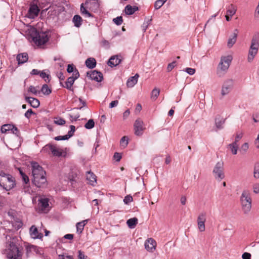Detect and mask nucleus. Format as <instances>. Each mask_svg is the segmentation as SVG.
Returning <instances> with one entry per match:
<instances>
[{
  "label": "nucleus",
  "instance_id": "nucleus-1",
  "mask_svg": "<svg viewBox=\"0 0 259 259\" xmlns=\"http://www.w3.org/2000/svg\"><path fill=\"white\" fill-rule=\"evenodd\" d=\"M7 257L9 259H22L23 252L19 247V239L17 236H6Z\"/></svg>",
  "mask_w": 259,
  "mask_h": 259
},
{
  "label": "nucleus",
  "instance_id": "nucleus-2",
  "mask_svg": "<svg viewBox=\"0 0 259 259\" xmlns=\"http://www.w3.org/2000/svg\"><path fill=\"white\" fill-rule=\"evenodd\" d=\"M33 179L32 182L36 187L44 188L47 186V181L45 177L46 171L43 170L36 162H31Z\"/></svg>",
  "mask_w": 259,
  "mask_h": 259
},
{
  "label": "nucleus",
  "instance_id": "nucleus-3",
  "mask_svg": "<svg viewBox=\"0 0 259 259\" xmlns=\"http://www.w3.org/2000/svg\"><path fill=\"white\" fill-rule=\"evenodd\" d=\"M30 35L32 41L37 46H41L47 43L49 36L47 31H39L35 28H32L30 32Z\"/></svg>",
  "mask_w": 259,
  "mask_h": 259
},
{
  "label": "nucleus",
  "instance_id": "nucleus-4",
  "mask_svg": "<svg viewBox=\"0 0 259 259\" xmlns=\"http://www.w3.org/2000/svg\"><path fill=\"white\" fill-rule=\"evenodd\" d=\"M16 186L15 178L11 175L0 171V187L7 191H9Z\"/></svg>",
  "mask_w": 259,
  "mask_h": 259
},
{
  "label": "nucleus",
  "instance_id": "nucleus-5",
  "mask_svg": "<svg viewBox=\"0 0 259 259\" xmlns=\"http://www.w3.org/2000/svg\"><path fill=\"white\" fill-rule=\"evenodd\" d=\"M232 59L231 55L221 57L217 70V73L219 77L223 76L227 72Z\"/></svg>",
  "mask_w": 259,
  "mask_h": 259
},
{
  "label": "nucleus",
  "instance_id": "nucleus-6",
  "mask_svg": "<svg viewBox=\"0 0 259 259\" xmlns=\"http://www.w3.org/2000/svg\"><path fill=\"white\" fill-rule=\"evenodd\" d=\"M64 7L60 5H50L47 9L42 10L41 12V15H44L48 12V18L54 19L57 17L62 12L64 11Z\"/></svg>",
  "mask_w": 259,
  "mask_h": 259
},
{
  "label": "nucleus",
  "instance_id": "nucleus-7",
  "mask_svg": "<svg viewBox=\"0 0 259 259\" xmlns=\"http://www.w3.org/2000/svg\"><path fill=\"white\" fill-rule=\"evenodd\" d=\"M240 200L241 202L242 209L244 213H248L251 208V199L249 195L246 192L242 193Z\"/></svg>",
  "mask_w": 259,
  "mask_h": 259
},
{
  "label": "nucleus",
  "instance_id": "nucleus-8",
  "mask_svg": "<svg viewBox=\"0 0 259 259\" xmlns=\"http://www.w3.org/2000/svg\"><path fill=\"white\" fill-rule=\"evenodd\" d=\"M215 178L221 181L225 178L224 172V163L222 161L218 162L215 165L213 170Z\"/></svg>",
  "mask_w": 259,
  "mask_h": 259
},
{
  "label": "nucleus",
  "instance_id": "nucleus-9",
  "mask_svg": "<svg viewBox=\"0 0 259 259\" xmlns=\"http://www.w3.org/2000/svg\"><path fill=\"white\" fill-rule=\"evenodd\" d=\"M87 75L92 80H94L97 82H101L103 79L102 73L95 70L87 72Z\"/></svg>",
  "mask_w": 259,
  "mask_h": 259
},
{
  "label": "nucleus",
  "instance_id": "nucleus-10",
  "mask_svg": "<svg viewBox=\"0 0 259 259\" xmlns=\"http://www.w3.org/2000/svg\"><path fill=\"white\" fill-rule=\"evenodd\" d=\"M206 213L205 212H202L200 213L197 218V225L198 228L200 232H203L205 231V222L206 221Z\"/></svg>",
  "mask_w": 259,
  "mask_h": 259
},
{
  "label": "nucleus",
  "instance_id": "nucleus-11",
  "mask_svg": "<svg viewBox=\"0 0 259 259\" xmlns=\"http://www.w3.org/2000/svg\"><path fill=\"white\" fill-rule=\"evenodd\" d=\"M40 10L37 5L31 4L29 8L27 17L30 19H34L37 17Z\"/></svg>",
  "mask_w": 259,
  "mask_h": 259
},
{
  "label": "nucleus",
  "instance_id": "nucleus-12",
  "mask_svg": "<svg viewBox=\"0 0 259 259\" xmlns=\"http://www.w3.org/2000/svg\"><path fill=\"white\" fill-rule=\"evenodd\" d=\"M134 127L136 135L140 136L143 134L145 128L143 127V122L142 120L137 119L135 122Z\"/></svg>",
  "mask_w": 259,
  "mask_h": 259
},
{
  "label": "nucleus",
  "instance_id": "nucleus-13",
  "mask_svg": "<svg viewBox=\"0 0 259 259\" xmlns=\"http://www.w3.org/2000/svg\"><path fill=\"white\" fill-rule=\"evenodd\" d=\"M233 86V80L232 79H229L227 80L225 83H224L222 89V95L223 96H225L227 94H228L231 88Z\"/></svg>",
  "mask_w": 259,
  "mask_h": 259
},
{
  "label": "nucleus",
  "instance_id": "nucleus-14",
  "mask_svg": "<svg viewBox=\"0 0 259 259\" xmlns=\"http://www.w3.org/2000/svg\"><path fill=\"white\" fill-rule=\"evenodd\" d=\"M120 56H112L107 62V64L111 67H115L119 64L121 61Z\"/></svg>",
  "mask_w": 259,
  "mask_h": 259
},
{
  "label": "nucleus",
  "instance_id": "nucleus-15",
  "mask_svg": "<svg viewBox=\"0 0 259 259\" xmlns=\"http://www.w3.org/2000/svg\"><path fill=\"white\" fill-rule=\"evenodd\" d=\"M156 245V241L151 238L147 239L145 242V249L149 251L152 252L155 249Z\"/></svg>",
  "mask_w": 259,
  "mask_h": 259
},
{
  "label": "nucleus",
  "instance_id": "nucleus-16",
  "mask_svg": "<svg viewBox=\"0 0 259 259\" xmlns=\"http://www.w3.org/2000/svg\"><path fill=\"white\" fill-rule=\"evenodd\" d=\"M30 235L32 238L34 239H41L43 237V235L41 233H39L37 228L33 225L30 228Z\"/></svg>",
  "mask_w": 259,
  "mask_h": 259
},
{
  "label": "nucleus",
  "instance_id": "nucleus-17",
  "mask_svg": "<svg viewBox=\"0 0 259 259\" xmlns=\"http://www.w3.org/2000/svg\"><path fill=\"white\" fill-rule=\"evenodd\" d=\"M16 59L18 64L21 65L28 61V56L27 53H23L18 54Z\"/></svg>",
  "mask_w": 259,
  "mask_h": 259
},
{
  "label": "nucleus",
  "instance_id": "nucleus-18",
  "mask_svg": "<svg viewBox=\"0 0 259 259\" xmlns=\"http://www.w3.org/2000/svg\"><path fill=\"white\" fill-rule=\"evenodd\" d=\"M49 205V200L47 198H41L38 200V206L41 211L47 210Z\"/></svg>",
  "mask_w": 259,
  "mask_h": 259
},
{
  "label": "nucleus",
  "instance_id": "nucleus-19",
  "mask_svg": "<svg viewBox=\"0 0 259 259\" xmlns=\"http://www.w3.org/2000/svg\"><path fill=\"white\" fill-rule=\"evenodd\" d=\"M25 100L29 103L33 108H37L40 104L39 100L35 98L25 97Z\"/></svg>",
  "mask_w": 259,
  "mask_h": 259
},
{
  "label": "nucleus",
  "instance_id": "nucleus-20",
  "mask_svg": "<svg viewBox=\"0 0 259 259\" xmlns=\"http://www.w3.org/2000/svg\"><path fill=\"white\" fill-rule=\"evenodd\" d=\"M139 75L136 73L135 76L130 77L126 82V85L127 87L132 88L133 87L138 81Z\"/></svg>",
  "mask_w": 259,
  "mask_h": 259
},
{
  "label": "nucleus",
  "instance_id": "nucleus-21",
  "mask_svg": "<svg viewBox=\"0 0 259 259\" xmlns=\"http://www.w3.org/2000/svg\"><path fill=\"white\" fill-rule=\"evenodd\" d=\"M259 48V36L258 34H255L253 36L251 40L250 48L255 49L258 51Z\"/></svg>",
  "mask_w": 259,
  "mask_h": 259
},
{
  "label": "nucleus",
  "instance_id": "nucleus-22",
  "mask_svg": "<svg viewBox=\"0 0 259 259\" xmlns=\"http://www.w3.org/2000/svg\"><path fill=\"white\" fill-rule=\"evenodd\" d=\"M74 78H73L72 77L70 76L67 78V81L65 83V85L63 84V83L61 82H60V84L62 86V87L65 88L71 91L72 90V86L74 83Z\"/></svg>",
  "mask_w": 259,
  "mask_h": 259
},
{
  "label": "nucleus",
  "instance_id": "nucleus-23",
  "mask_svg": "<svg viewBox=\"0 0 259 259\" xmlns=\"http://www.w3.org/2000/svg\"><path fill=\"white\" fill-rule=\"evenodd\" d=\"M84 5H86L87 8L92 11L96 10L99 7V4L97 1L91 2L86 1Z\"/></svg>",
  "mask_w": 259,
  "mask_h": 259
},
{
  "label": "nucleus",
  "instance_id": "nucleus-24",
  "mask_svg": "<svg viewBox=\"0 0 259 259\" xmlns=\"http://www.w3.org/2000/svg\"><path fill=\"white\" fill-rule=\"evenodd\" d=\"M139 8L137 6H134L132 7V6L128 5L125 6L124 9V12L126 15H133L136 11H138Z\"/></svg>",
  "mask_w": 259,
  "mask_h": 259
},
{
  "label": "nucleus",
  "instance_id": "nucleus-25",
  "mask_svg": "<svg viewBox=\"0 0 259 259\" xmlns=\"http://www.w3.org/2000/svg\"><path fill=\"white\" fill-rule=\"evenodd\" d=\"M238 29H235L233 33V37L232 38H230L228 39L227 46L229 48H231L233 46V45L236 42L238 35Z\"/></svg>",
  "mask_w": 259,
  "mask_h": 259
},
{
  "label": "nucleus",
  "instance_id": "nucleus-26",
  "mask_svg": "<svg viewBox=\"0 0 259 259\" xmlns=\"http://www.w3.org/2000/svg\"><path fill=\"white\" fill-rule=\"evenodd\" d=\"M51 152L54 156L60 157L63 155V150L57 148L56 145H53Z\"/></svg>",
  "mask_w": 259,
  "mask_h": 259
},
{
  "label": "nucleus",
  "instance_id": "nucleus-27",
  "mask_svg": "<svg viewBox=\"0 0 259 259\" xmlns=\"http://www.w3.org/2000/svg\"><path fill=\"white\" fill-rule=\"evenodd\" d=\"M85 64L88 68L93 69L96 67V60L94 58H89L86 60Z\"/></svg>",
  "mask_w": 259,
  "mask_h": 259
},
{
  "label": "nucleus",
  "instance_id": "nucleus-28",
  "mask_svg": "<svg viewBox=\"0 0 259 259\" xmlns=\"http://www.w3.org/2000/svg\"><path fill=\"white\" fill-rule=\"evenodd\" d=\"M72 22L75 27H79L81 25L82 19L79 15H75L72 19Z\"/></svg>",
  "mask_w": 259,
  "mask_h": 259
},
{
  "label": "nucleus",
  "instance_id": "nucleus-29",
  "mask_svg": "<svg viewBox=\"0 0 259 259\" xmlns=\"http://www.w3.org/2000/svg\"><path fill=\"white\" fill-rule=\"evenodd\" d=\"M138 222V220L137 218H133L128 219L126 222V224L130 228L133 229L136 227Z\"/></svg>",
  "mask_w": 259,
  "mask_h": 259
},
{
  "label": "nucleus",
  "instance_id": "nucleus-30",
  "mask_svg": "<svg viewBox=\"0 0 259 259\" xmlns=\"http://www.w3.org/2000/svg\"><path fill=\"white\" fill-rule=\"evenodd\" d=\"M257 52L258 51L255 49L249 48L247 57V60L249 62H251L253 61L254 57L257 54Z\"/></svg>",
  "mask_w": 259,
  "mask_h": 259
},
{
  "label": "nucleus",
  "instance_id": "nucleus-31",
  "mask_svg": "<svg viewBox=\"0 0 259 259\" xmlns=\"http://www.w3.org/2000/svg\"><path fill=\"white\" fill-rule=\"evenodd\" d=\"M87 179L90 182V184L94 185V183L96 182V177L91 171H88L87 174Z\"/></svg>",
  "mask_w": 259,
  "mask_h": 259
},
{
  "label": "nucleus",
  "instance_id": "nucleus-32",
  "mask_svg": "<svg viewBox=\"0 0 259 259\" xmlns=\"http://www.w3.org/2000/svg\"><path fill=\"white\" fill-rule=\"evenodd\" d=\"M12 124H5L3 125L1 128V132L2 133H10L12 130Z\"/></svg>",
  "mask_w": 259,
  "mask_h": 259
},
{
  "label": "nucleus",
  "instance_id": "nucleus-33",
  "mask_svg": "<svg viewBox=\"0 0 259 259\" xmlns=\"http://www.w3.org/2000/svg\"><path fill=\"white\" fill-rule=\"evenodd\" d=\"M84 4H82L80 6V12L81 14L85 15L86 17H92L93 15L90 13L84 7Z\"/></svg>",
  "mask_w": 259,
  "mask_h": 259
},
{
  "label": "nucleus",
  "instance_id": "nucleus-34",
  "mask_svg": "<svg viewBox=\"0 0 259 259\" xmlns=\"http://www.w3.org/2000/svg\"><path fill=\"white\" fill-rule=\"evenodd\" d=\"M236 12V9L233 5L231 4L229 6L228 10L227 11V15L232 17L235 14Z\"/></svg>",
  "mask_w": 259,
  "mask_h": 259
},
{
  "label": "nucleus",
  "instance_id": "nucleus-35",
  "mask_svg": "<svg viewBox=\"0 0 259 259\" xmlns=\"http://www.w3.org/2000/svg\"><path fill=\"white\" fill-rule=\"evenodd\" d=\"M41 91L44 95H49L52 92L51 89L49 88L47 84H45L42 86Z\"/></svg>",
  "mask_w": 259,
  "mask_h": 259
},
{
  "label": "nucleus",
  "instance_id": "nucleus-36",
  "mask_svg": "<svg viewBox=\"0 0 259 259\" xmlns=\"http://www.w3.org/2000/svg\"><path fill=\"white\" fill-rule=\"evenodd\" d=\"M229 146L230 147V148L231 149L232 153L234 155L236 154L237 153V150H238L237 143H236V142H234L232 144H229Z\"/></svg>",
  "mask_w": 259,
  "mask_h": 259
},
{
  "label": "nucleus",
  "instance_id": "nucleus-37",
  "mask_svg": "<svg viewBox=\"0 0 259 259\" xmlns=\"http://www.w3.org/2000/svg\"><path fill=\"white\" fill-rule=\"evenodd\" d=\"M215 125L218 128L221 129L223 128L222 125L225 123V119H220L216 118L215 120Z\"/></svg>",
  "mask_w": 259,
  "mask_h": 259
},
{
  "label": "nucleus",
  "instance_id": "nucleus-38",
  "mask_svg": "<svg viewBox=\"0 0 259 259\" xmlns=\"http://www.w3.org/2000/svg\"><path fill=\"white\" fill-rule=\"evenodd\" d=\"M160 93V90L158 89H154L151 92V98L152 99L155 100L158 97Z\"/></svg>",
  "mask_w": 259,
  "mask_h": 259
},
{
  "label": "nucleus",
  "instance_id": "nucleus-39",
  "mask_svg": "<svg viewBox=\"0 0 259 259\" xmlns=\"http://www.w3.org/2000/svg\"><path fill=\"white\" fill-rule=\"evenodd\" d=\"M53 145L51 143L47 144L44 147H43L41 151L44 153H50V152H51Z\"/></svg>",
  "mask_w": 259,
  "mask_h": 259
},
{
  "label": "nucleus",
  "instance_id": "nucleus-40",
  "mask_svg": "<svg viewBox=\"0 0 259 259\" xmlns=\"http://www.w3.org/2000/svg\"><path fill=\"white\" fill-rule=\"evenodd\" d=\"M95 126V122L93 119H91L85 124L84 127L87 129H92Z\"/></svg>",
  "mask_w": 259,
  "mask_h": 259
},
{
  "label": "nucleus",
  "instance_id": "nucleus-41",
  "mask_svg": "<svg viewBox=\"0 0 259 259\" xmlns=\"http://www.w3.org/2000/svg\"><path fill=\"white\" fill-rule=\"evenodd\" d=\"M54 122L57 125H63L65 124L66 121L61 117H56Z\"/></svg>",
  "mask_w": 259,
  "mask_h": 259
},
{
  "label": "nucleus",
  "instance_id": "nucleus-42",
  "mask_svg": "<svg viewBox=\"0 0 259 259\" xmlns=\"http://www.w3.org/2000/svg\"><path fill=\"white\" fill-rule=\"evenodd\" d=\"M10 133L15 134L18 137H20L21 134L20 131L14 124L12 125V130Z\"/></svg>",
  "mask_w": 259,
  "mask_h": 259
},
{
  "label": "nucleus",
  "instance_id": "nucleus-43",
  "mask_svg": "<svg viewBox=\"0 0 259 259\" xmlns=\"http://www.w3.org/2000/svg\"><path fill=\"white\" fill-rule=\"evenodd\" d=\"M39 76L43 79L46 82H49L50 80V75L47 74L44 71H40Z\"/></svg>",
  "mask_w": 259,
  "mask_h": 259
},
{
  "label": "nucleus",
  "instance_id": "nucleus-44",
  "mask_svg": "<svg viewBox=\"0 0 259 259\" xmlns=\"http://www.w3.org/2000/svg\"><path fill=\"white\" fill-rule=\"evenodd\" d=\"M37 247L34 245L28 246L26 247V254L27 256L29 255L30 252L32 251H36Z\"/></svg>",
  "mask_w": 259,
  "mask_h": 259
},
{
  "label": "nucleus",
  "instance_id": "nucleus-45",
  "mask_svg": "<svg viewBox=\"0 0 259 259\" xmlns=\"http://www.w3.org/2000/svg\"><path fill=\"white\" fill-rule=\"evenodd\" d=\"M254 177L255 178H259V162L256 163L254 165Z\"/></svg>",
  "mask_w": 259,
  "mask_h": 259
},
{
  "label": "nucleus",
  "instance_id": "nucleus-46",
  "mask_svg": "<svg viewBox=\"0 0 259 259\" xmlns=\"http://www.w3.org/2000/svg\"><path fill=\"white\" fill-rule=\"evenodd\" d=\"M77 232L78 233H81L84 227V224H82V223H77L76 225Z\"/></svg>",
  "mask_w": 259,
  "mask_h": 259
},
{
  "label": "nucleus",
  "instance_id": "nucleus-47",
  "mask_svg": "<svg viewBox=\"0 0 259 259\" xmlns=\"http://www.w3.org/2000/svg\"><path fill=\"white\" fill-rule=\"evenodd\" d=\"M70 130L68 132V134L66 135L69 139L73 136L74 133L75 131V126L71 125L70 126Z\"/></svg>",
  "mask_w": 259,
  "mask_h": 259
},
{
  "label": "nucleus",
  "instance_id": "nucleus-48",
  "mask_svg": "<svg viewBox=\"0 0 259 259\" xmlns=\"http://www.w3.org/2000/svg\"><path fill=\"white\" fill-rule=\"evenodd\" d=\"M120 144L125 147L128 144V138L126 136L122 137L120 141Z\"/></svg>",
  "mask_w": 259,
  "mask_h": 259
},
{
  "label": "nucleus",
  "instance_id": "nucleus-49",
  "mask_svg": "<svg viewBox=\"0 0 259 259\" xmlns=\"http://www.w3.org/2000/svg\"><path fill=\"white\" fill-rule=\"evenodd\" d=\"M113 21L117 25H120L122 24L123 22V19L122 16H118L115 18H114Z\"/></svg>",
  "mask_w": 259,
  "mask_h": 259
},
{
  "label": "nucleus",
  "instance_id": "nucleus-50",
  "mask_svg": "<svg viewBox=\"0 0 259 259\" xmlns=\"http://www.w3.org/2000/svg\"><path fill=\"white\" fill-rule=\"evenodd\" d=\"M177 66V61H174L170 63H169L167 65V72H170L172 70V69Z\"/></svg>",
  "mask_w": 259,
  "mask_h": 259
},
{
  "label": "nucleus",
  "instance_id": "nucleus-51",
  "mask_svg": "<svg viewBox=\"0 0 259 259\" xmlns=\"http://www.w3.org/2000/svg\"><path fill=\"white\" fill-rule=\"evenodd\" d=\"M133 200V197L130 195H128L124 197L123 202L125 204H128L130 202H132Z\"/></svg>",
  "mask_w": 259,
  "mask_h": 259
},
{
  "label": "nucleus",
  "instance_id": "nucleus-52",
  "mask_svg": "<svg viewBox=\"0 0 259 259\" xmlns=\"http://www.w3.org/2000/svg\"><path fill=\"white\" fill-rule=\"evenodd\" d=\"M164 4V2H162L161 0H157L154 4V8L156 10H157L161 8Z\"/></svg>",
  "mask_w": 259,
  "mask_h": 259
},
{
  "label": "nucleus",
  "instance_id": "nucleus-53",
  "mask_svg": "<svg viewBox=\"0 0 259 259\" xmlns=\"http://www.w3.org/2000/svg\"><path fill=\"white\" fill-rule=\"evenodd\" d=\"M75 69L76 68L73 64H68L67 66V71L68 73H70L73 72Z\"/></svg>",
  "mask_w": 259,
  "mask_h": 259
},
{
  "label": "nucleus",
  "instance_id": "nucleus-54",
  "mask_svg": "<svg viewBox=\"0 0 259 259\" xmlns=\"http://www.w3.org/2000/svg\"><path fill=\"white\" fill-rule=\"evenodd\" d=\"M35 114V112H34L31 109H28L25 113V116L29 119L31 116V115Z\"/></svg>",
  "mask_w": 259,
  "mask_h": 259
},
{
  "label": "nucleus",
  "instance_id": "nucleus-55",
  "mask_svg": "<svg viewBox=\"0 0 259 259\" xmlns=\"http://www.w3.org/2000/svg\"><path fill=\"white\" fill-rule=\"evenodd\" d=\"M54 139L56 141H60V140H66L69 139V138L67 137V136L66 135L64 136H57L54 138Z\"/></svg>",
  "mask_w": 259,
  "mask_h": 259
},
{
  "label": "nucleus",
  "instance_id": "nucleus-56",
  "mask_svg": "<svg viewBox=\"0 0 259 259\" xmlns=\"http://www.w3.org/2000/svg\"><path fill=\"white\" fill-rule=\"evenodd\" d=\"M28 92L32 93L34 95H37L38 91H37L35 87L30 85L28 88Z\"/></svg>",
  "mask_w": 259,
  "mask_h": 259
},
{
  "label": "nucleus",
  "instance_id": "nucleus-57",
  "mask_svg": "<svg viewBox=\"0 0 259 259\" xmlns=\"http://www.w3.org/2000/svg\"><path fill=\"white\" fill-rule=\"evenodd\" d=\"M78 257L79 259H88V257L87 255H85L84 253L81 250H79L78 251Z\"/></svg>",
  "mask_w": 259,
  "mask_h": 259
},
{
  "label": "nucleus",
  "instance_id": "nucleus-58",
  "mask_svg": "<svg viewBox=\"0 0 259 259\" xmlns=\"http://www.w3.org/2000/svg\"><path fill=\"white\" fill-rule=\"evenodd\" d=\"M114 158L116 160V161H119L121 159V154L118 152H115L113 156Z\"/></svg>",
  "mask_w": 259,
  "mask_h": 259
},
{
  "label": "nucleus",
  "instance_id": "nucleus-59",
  "mask_svg": "<svg viewBox=\"0 0 259 259\" xmlns=\"http://www.w3.org/2000/svg\"><path fill=\"white\" fill-rule=\"evenodd\" d=\"M45 2L48 4H51V5H60L58 2V0H45Z\"/></svg>",
  "mask_w": 259,
  "mask_h": 259
},
{
  "label": "nucleus",
  "instance_id": "nucleus-60",
  "mask_svg": "<svg viewBox=\"0 0 259 259\" xmlns=\"http://www.w3.org/2000/svg\"><path fill=\"white\" fill-rule=\"evenodd\" d=\"M21 177L25 184L27 185L29 184V179L28 177L26 175H23V176H22Z\"/></svg>",
  "mask_w": 259,
  "mask_h": 259
},
{
  "label": "nucleus",
  "instance_id": "nucleus-61",
  "mask_svg": "<svg viewBox=\"0 0 259 259\" xmlns=\"http://www.w3.org/2000/svg\"><path fill=\"white\" fill-rule=\"evenodd\" d=\"M251 254L248 252H244L242 255V259H251Z\"/></svg>",
  "mask_w": 259,
  "mask_h": 259
},
{
  "label": "nucleus",
  "instance_id": "nucleus-62",
  "mask_svg": "<svg viewBox=\"0 0 259 259\" xmlns=\"http://www.w3.org/2000/svg\"><path fill=\"white\" fill-rule=\"evenodd\" d=\"M186 71L190 75H193L195 73V69L191 68H186Z\"/></svg>",
  "mask_w": 259,
  "mask_h": 259
},
{
  "label": "nucleus",
  "instance_id": "nucleus-63",
  "mask_svg": "<svg viewBox=\"0 0 259 259\" xmlns=\"http://www.w3.org/2000/svg\"><path fill=\"white\" fill-rule=\"evenodd\" d=\"M73 75L72 77L73 78H74L75 80L79 77V73L77 69H75V71L73 72Z\"/></svg>",
  "mask_w": 259,
  "mask_h": 259
},
{
  "label": "nucleus",
  "instance_id": "nucleus-64",
  "mask_svg": "<svg viewBox=\"0 0 259 259\" xmlns=\"http://www.w3.org/2000/svg\"><path fill=\"white\" fill-rule=\"evenodd\" d=\"M253 192L256 194L259 193V184H256L253 186Z\"/></svg>",
  "mask_w": 259,
  "mask_h": 259
}]
</instances>
